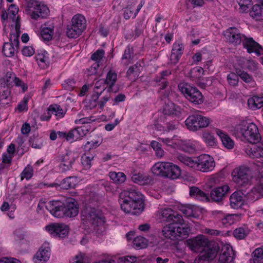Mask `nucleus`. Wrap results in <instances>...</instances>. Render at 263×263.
<instances>
[{
	"instance_id": "nucleus-1",
	"label": "nucleus",
	"mask_w": 263,
	"mask_h": 263,
	"mask_svg": "<svg viewBox=\"0 0 263 263\" xmlns=\"http://www.w3.org/2000/svg\"><path fill=\"white\" fill-rule=\"evenodd\" d=\"M119 201L121 210L125 213L138 215L143 211V195L135 189L121 192Z\"/></svg>"
},
{
	"instance_id": "nucleus-2",
	"label": "nucleus",
	"mask_w": 263,
	"mask_h": 263,
	"mask_svg": "<svg viewBox=\"0 0 263 263\" xmlns=\"http://www.w3.org/2000/svg\"><path fill=\"white\" fill-rule=\"evenodd\" d=\"M178 159L181 163L191 170L202 173L212 172L216 166L214 158L205 154H201L198 157L179 155Z\"/></svg>"
},
{
	"instance_id": "nucleus-3",
	"label": "nucleus",
	"mask_w": 263,
	"mask_h": 263,
	"mask_svg": "<svg viewBox=\"0 0 263 263\" xmlns=\"http://www.w3.org/2000/svg\"><path fill=\"white\" fill-rule=\"evenodd\" d=\"M189 231V227L181 216L164 227L162 234L165 237L171 239H182L188 236Z\"/></svg>"
},
{
	"instance_id": "nucleus-4",
	"label": "nucleus",
	"mask_w": 263,
	"mask_h": 263,
	"mask_svg": "<svg viewBox=\"0 0 263 263\" xmlns=\"http://www.w3.org/2000/svg\"><path fill=\"white\" fill-rule=\"evenodd\" d=\"M235 134L240 137L242 141L252 144L259 142L260 136L257 126L253 123L243 122L235 127Z\"/></svg>"
},
{
	"instance_id": "nucleus-5",
	"label": "nucleus",
	"mask_w": 263,
	"mask_h": 263,
	"mask_svg": "<svg viewBox=\"0 0 263 263\" xmlns=\"http://www.w3.org/2000/svg\"><path fill=\"white\" fill-rule=\"evenodd\" d=\"M26 13L33 20L46 18L49 15V9L44 3L34 0L27 2L25 6Z\"/></svg>"
},
{
	"instance_id": "nucleus-6",
	"label": "nucleus",
	"mask_w": 263,
	"mask_h": 263,
	"mask_svg": "<svg viewBox=\"0 0 263 263\" xmlns=\"http://www.w3.org/2000/svg\"><path fill=\"white\" fill-rule=\"evenodd\" d=\"M233 181L239 186L251 184L253 173L247 165H241L236 167L231 174Z\"/></svg>"
},
{
	"instance_id": "nucleus-7",
	"label": "nucleus",
	"mask_w": 263,
	"mask_h": 263,
	"mask_svg": "<svg viewBox=\"0 0 263 263\" xmlns=\"http://www.w3.org/2000/svg\"><path fill=\"white\" fill-rule=\"evenodd\" d=\"M86 27L85 17L81 14H77L72 17L71 24L67 27L66 35L68 37L76 38L82 34Z\"/></svg>"
},
{
	"instance_id": "nucleus-8",
	"label": "nucleus",
	"mask_w": 263,
	"mask_h": 263,
	"mask_svg": "<svg viewBox=\"0 0 263 263\" xmlns=\"http://www.w3.org/2000/svg\"><path fill=\"white\" fill-rule=\"evenodd\" d=\"M178 89L190 102L195 104H201L203 102V96L196 87L181 83L178 85Z\"/></svg>"
},
{
	"instance_id": "nucleus-9",
	"label": "nucleus",
	"mask_w": 263,
	"mask_h": 263,
	"mask_svg": "<svg viewBox=\"0 0 263 263\" xmlns=\"http://www.w3.org/2000/svg\"><path fill=\"white\" fill-rule=\"evenodd\" d=\"M211 120L208 117L203 116L199 114H195L189 116L185 121L186 128L193 132L208 127Z\"/></svg>"
},
{
	"instance_id": "nucleus-10",
	"label": "nucleus",
	"mask_w": 263,
	"mask_h": 263,
	"mask_svg": "<svg viewBox=\"0 0 263 263\" xmlns=\"http://www.w3.org/2000/svg\"><path fill=\"white\" fill-rule=\"evenodd\" d=\"M81 218L83 223L96 227L103 226L105 222L104 217L92 209H86L83 210L81 213Z\"/></svg>"
},
{
	"instance_id": "nucleus-11",
	"label": "nucleus",
	"mask_w": 263,
	"mask_h": 263,
	"mask_svg": "<svg viewBox=\"0 0 263 263\" xmlns=\"http://www.w3.org/2000/svg\"><path fill=\"white\" fill-rule=\"evenodd\" d=\"M219 251L218 245L212 242L204 248L198 258L196 259L197 263H208L214 259Z\"/></svg>"
},
{
	"instance_id": "nucleus-12",
	"label": "nucleus",
	"mask_w": 263,
	"mask_h": 263,
	"mask_svg": "<svg viewBox=\"0 0 263 263\" xmlns=\"http://www.w3.org/2000/svg\"><path fill=\"white\" fill-rule=\"evenodd\" d=\"M0 85L9 87H11L14 85L20 86L23 92H25L28 88L26 84L17 78L14 73L11 72H7L5 77L0 80Z\"/></svg>"
},
{
	"instance_id": "nucleus-13",
	"label": "nucleus",
	"mask_w": 263,
	"mask_h": 263,
	"mask_svg": "<svg viewBox=\"0 0 263 263\" xmlns=\"http://www.w3.org/2000/svg\"><path fill=\"white\" fill-rule=\"evenodd\" d=\"M45 230L52 236L55 237H65L69 231L68 227L63 223H51L45 227Z\"/></svg>"
},
{
	"instance_id": "nucleus-14",
	"label": "nucleus",
	"mask_w": 263,
	"mask_h": 263,
	"mask_svg": "<svg viewBox=\"0 0 263 263\" xmlns=\"http://www.w3.org/2000/svg\"><path fill=\"white\" fill-rule=\"evenodd\" d=\"M79 157V155L74 152H68L61 157L59 168L62 172L70 170L76 160Z\"/></svg>"
},
{
	"instance_id": "nucleus-15",
	"label": "nucleus",
	"mask_w": 263,
	"mask_h": 263,
	"mask_svg": "<svg viewBox=\"0 0 263 263\" xmlns=\"http://www.w3.org/2000/svg\"><path fill=\"white\" fill-rule=\"evenodd\" d=\"M190 249L195 252L198 251L200 249L205 248L212 241H210L204 236L202 235L190 239L187 241Z\"/></svg>"
},
{
	"instance_id": "nucleus-16",
	"label": "nucleus",
	"mask_w": 263,
	"mask_h": 263,
	"mask_svg": "<svg viewBox=\"0 0 263 263\" xmlns=\"http://www.w3.org/2000/svg\"><path fill=\"white\" fill-rule=\"evenodd\" d=\"M223 35L229 42L235 45H239L246 36L235 27L228 29L224 31Z\"/></svg>"
},
{
	"instance_id": "nucleus-17",
	"label": "nucleus",
	"mask_w": 263,
	"mask_h": 263,
	"mask_svg": "<svg viewBox=\"0 0 263 263\" xmlns=\"http://www.w3.org/2000/svg\"><path fill=\"white\" fill-rule=\"evenodd\" d=\"M47 210L55 217L65 216L64 204L60 201H50L46 205Z\"/></svg>"
},
{
	"instance_id": "nucleus-18",
	"label": "nucleus",
	"mask_w": 263,
	"mask_h": 263,
	"mask_svg": "<svg viewBox=\"0 0 263 263\" xmlns=\"http://www.w3.org/2000/svg\"><path fill=\"white\" fill-rule=\"evenodd\" d=\"M243 47L246 49L247 52L249 53H254L256 55H260L263 49L261 46L252 37H247L245 36L242 41Z\"/></svg>"
},
{
	"instance_id": "nucleus-19",
	"label": "nucleus",
	"mask_w": 263,
	"mask_h": 263,
	"mask_svg": "<svg viewBox=\"0 0 263 263\" xmlns=\"http://www.w3.org/2000/svg\"><path fill=\"white\" fill-rule=\"evenodd\" d=\"M181 216L168 208L159 209L156 213V217L160 221L172 222Z\"/></svg>"
},
{
	"instance_id": "nucleus-20",
	"label": "nucleus",
	"mask_w": 263,
	"mask_h": 263,
	"mask_svg": "<svg viewBox=\"0 0 263 263\" xmlns=\"http://www.w3.org/2000/svg\"><path fill=\"white\" fill-rule=\"evenodd\" d=\"M50 255L49 244L45 243L39 249L33 258L35 263H45Z\"/></svg>"
},
{
	"instance_id": "nucleus-21",
	"label": "nucleus",
	"mask_w": 263,
	"mask_h": 263,
	"mask_svg": "<svg viewBox=\"0 0 263 263\" xmlns=\"http://www.w3.org/2000/svg\"><path fill=\"white\" fill-rule=\"evenodd\" d=\"M230 191V187L227 185L215 187L211 190L210 197L215 202L221 201Z\"/></svg>"
},
{
	"instance_id": "nucleus-22",
	"label": "nucleus",
	"mask_w": 263,
	"mask_h": 263,
	"mask_svg": "<svg viewBox=\"0 0 263 263\" xmlns=\"http://www.w3.org/2000/svg\"><path fill=\"white\" fill-rule=\"evenodd\" d=\"M204 70L200 67H197L193 68L191 71V77L193 80L195 81L197 85L202 88L205 87L206 86L211 84V80L210 79L204 82V80H201V77L203 75Z\"/></svg>"
},
{
	"instance_id": "nucleus-23",
	"label": "nucleus",
	"mask_w": 263,
	"mask_h": 263,
	"mask_svg": "<svg viewBox=\"0 0 263 263\" xmlns=\"http://www.w3.org/2000/svg\"><path fill=\"white\" fill-rule=\"evenodd\" d=\"M80 180L77 177L72 176L67 177L63 179L60 184L51 183L48 185L49 187H60L63 189H69L70 188H74L80 182Z\"/></svg>"
},
{
	"instance_id": "nucleus-24",
	"label": "nucleus",
	"mask_w": 263,
	"mask_h": 263,
	"mask_svg": "<svg viewBox=\"0 0 263 263\" xmlns=\"http://www.w3.org/2000/svg\"><path fill=\"white\" fill-rule=\"evenodd\" d=\"M234 256L232 247L228 245L223 246L219 256L218 263H230L233 261Z\"/></svg>"
},
{
	"instance_id": "nucleus-25",
	"label": "nucleus",
	"mask_w": 263,
	"mask_h": 263,
	"mask_svg": "<svg viewBox=\"0 0 263 263\" xmlns=\"http://www.w3.org/2000/svg\"><path fill=\"white\" fill-rule=\"evenodd\" d=\"M77 202L73 199H70L64 204L65 216L72 217L76 216L79 213Z\"/></svg>"
},
{
	"instance_id": "nucleus-26",
	"label": "nucleus",
	"mask_w": 263,
	"mask_h": 263,
	"mask_svg": "<svg viewBox=\"0 0 263 263\" xmlns=\"http://www.w3.org/2000/svg\"><path fill=\"white\" fill-rule=\"evenodd\" d=\"M215 132L219 137L224 147L228 149H232L234 148V141L227 133L218 128H216Z\"/></svg>"
},
{
	"instance_id": "nucleus-27",
	"label": "nucleus",
	"mask_w": 263,
	"mask_h": 263,
	"mask_svg": "<svg viewBox=\"0 0 263 263\" xmlns=\"http://www.w3.org/2000/svg\"><path fill=\"white\" fill-rule=\"evenodd\" d=\"M246 153L253 159L263 158V142L246 148Z\"/></svg>"
},
{
	"instance_id": "nucleus-28",
	"label": "nucleus",
	"mask_w": 263,
	"mask_h": 263,
	"mask_svg": "<svg viewBox=\"0 0 263 263\" xmlns=\"http://www.w3.org/2000/svg\"><path fill=\"white\" fill-rule=\"evenodd\" d=\"M183 50V46L181 43L176 42L173 44L170 58L171 63L176 64L178 63L182 54Z\"/></svg>"
},
{
	"instance_id": "nucleus-29",
	"label": "nucleus",
	"mask_w": 263,
	"mask_h": 263,
	"mask_svg": "<svg viewBox=\"0 0 263 263\" xmlns=\"http://www.w3.org/2000/svg\"><path fill=\"white\" fill-rule=\"evenodd\" d=\"M244 202L243 194L240 192L233 193L230 197V204L233 209H237L241 208Z\"/></svg>"
},
{
	"instance_id": "nucleus-30",
	"label": "nucleus",
	"mask_w": 263,
	"mask_h": 263,
	"mask_svg": "<svg viewBox=\"0 0 263 263\" xmlns=\"http://www.w3.org/2000/svg\"><path fill=\"white\" fill-rule=\"evenodd\" d=\"M168 162L159 161L155 163L151 169L152 174L155 176L165 177Z\"/></svg>"
},
{
	"instance_id": "nucleus-31",
	"label": "nucleus",
	"mask_w": 263,
	"mask_h": 263,
	"mask_svg": "<svg viewBox=\"0 0 263 263\" xmlns=\"http://www.w3.org/2000/svg\"><path fill=\"white\" fill-rule=\"evenodd\" d=\"M198 146V142L197 141L181 140L179 139L178 147L182 151L190 153H194Z\"/></svg>"
},
{
	"instance_id": "nucleus-32",
	"label": "nucleus",
	"mask_w": 263,
	"mask_h": 263,
	"mask_svg": "<svg viewBox=\"0 0 263 263\" xmlns=\"http://www.w3.org/2000/svg\"><path fill=\"white\" fill-rule=\"evenodd\" d=\"M182 109L172 102L165 104L163 108L164 115L172 116H178L182 112Z\"/></svg>"
},
{
	"instance_id": "nucleus-33",
	"label": "nucleus",
	"mask_w": 263,
	"mask_h": 263,
	"mask_svg": "<svg viewBox=\"0 0 263 263\" xmlns=\"http://www.w3.org/2000/svg\"><path fill=\"white\" fill-rule=\"evenodd\" d=\"M166 169L165 178L176 179L181 176V170L180 168L173 163L168 162Z\"/></svg>"
},
{
	"instance_id": "nucleus-34",
	"label": "nucleus",
	"mask_w": 263,
	"mask_h": 263,
	"mask_svg": "<svg viewBox=\"0 0 263 263\" xmlns=\"http://www.w3.org/2000/svg\"><path fill=\"white\" fill-rule=\"evenodd\" d=\"M9 41L10 42H6L4 43L3 45V52L5 56L12 57L14 56L16 53L19 41L18 39H17V43H14L13 41H12L10 40V36L9 37Z\"/></svg>"
},
{
	"instance_id": "nucleus-35",
	"label": "nucleus",
	"mask_w": 263,
	"mask_h": 263,
	"mask_svg": "<svg viewBox=\"0 0 263 263\" xmlns=\"http://www.w3.org/2000/svg\"><path fill=\"white\" fill-rule=\"evenodd\" d=\"M54 25L52 23L47 22L44 24L42 28L41 35L45 41L51 40L53 35Z\"/></svg>"
},
{
	"instance_id": "nucleus-36",
	"label": "nucleus",
	"mask_w": 263,
	"mask_h": 263,
	"mask_svg": "<svg viewBox=\"0 0 263 263\" xmlns=\"http://www.w3.org/2000/svg\"><path fill=\"white\" fill-rule=\"evenodd\" d=\"M132 181L141 185L151 184L152 182V177L146 174L138 173L134 174L132 177Z\"/></svg>"
},
{
	"instance_id": "nucleus-37",
	"label": "nucleus",
	"mask_w": 263,
	"mask_h": 263,
	"mask_svg": "<svg viewBox=\"0 0 263 263\" xmlns=\"http://www.w3.org/2000/svg\"><path fill=\"white\" fill-rule=\"evenodd\" d=\"M35 59L38 65L41 68L45 69L48 67L49 61L48 54L46 51L44 50L40 51L36 54Z\"/></svg>"
},
{
	"instance_id": "nucleus-38",
	"label": "nucleus",
	"mask_w": 263,
	"mask_h": 263,
	"mask_svg": "<svg viewBox=\"0 0 263 263\" xmlns=\"http://www.w3.org/2000/svg\"><path fill=\"white\" fill-rule=\"evenodd\" d=\"M190 195L191 197L202 201L209 200L208 196L196 186L190 188Z\"/></svg>"
},
{
	"instance_id": "nucleus-39",
	"label": "nucleus",
	"mask_w": 263,
	"mask_h": 263,
	"mask_svg": "<svg viewBox=\"0 0 263 263\" xmlns=\"http://www.w3.org/2000/svg\"><path fill=\"white\" fill-rule=\"evenodd\" d=\"M247 105L249 108L253 110L261 108L263 107V97L254 96L250 98L248 100Z\"/></svg>"
},
{
	"instance_id": "nucleus-40",
	"label": "nucleus",
	"mask_w": 263,
	"mask_h": 263,
	"mask_svg": "<svg viewBox=\"0 0 263 263\" xmlns=\"http://www.w3.org/2000/svg\"><path fill=\"white\" fill-rule=\"evenodd\" d=\"M181 213L186 217L197 218L199 216V210L198 208L193 205H184L180 209Z\"/></svg>"
},
{
	"instance_id": "nucleus-41",
	"label": "nucleus",
	"mask_w": 263,
	"mask_h": 263,
	"mask_svg": "<svg viewBox=\"0 0 263 263\" xmlns=\"http://www.w3.org/2000/svg\"><path fill=\"white\" fill-rule=\"evenodd\" d=\"M10 87L0 85V102L5 105L10 101Z\"/></svg>"
},
{
	"instance_id": "nucleus-42",
	"label": "nucleus",
	"mask_w": 263,
	"mask_h": 263,
	"mask_svg": "<svg viewBox=\"0 0 263 263\" xmlns=\"http://www.w3.org/2000/svg\"><path fill=\"white\" fill-rule=\"evenodd\" d=\"M240 218V214H228L221 219V222L224 227H228L239 221Z\"/></svg>"
},
{
	"instance_id": "nucleus-43",
	"label": "nucleus",
	"mask_w": 263,
	"mask_h": 263,
	"mask_svg": "<svg viewBox=\"0 0 263 263\" xmlns=\"http://www.w3.org/2000/svg\"><path fill=\"white\" fill-rule=\"evenodd\" d=\"M15 26L12 28L11 30V32L10 34V40L12 41H13L14 43H17V39H18V37L21 33L20 31V23L19 21L18 16L16 17V18H15Z\"/></svg>"
},
{
	"instance_id": "nucleus-44",
	"label": "nucleus",
	"mask_w": 263,
	"mask_h": 263,
	"mask_svg": "<svg viewBox=\"0 0 263 263\" xmlns=\"http://www.w3.org/2000/svg\"><path fill=\"white\" fill-rule=\"evenodd\" d=\"M260 1L261 5L259 4L254 5L250 12V15L256 20H259L263 14V0Z\"/></svg>"
},
{
	"instance_id": "nucleus-45",
	"label": "nucleus",
	"mask_w": 263,
	"mask_h": 263,
	"mask_svg": "<svg viewBox=\"0 0 263 263\" xmlns=\"http://www.w3.org/2000/svg\"><path fill=\"white\" fill-rule=\"evenodd\" d=\"M260 167L259 171H261L260 176L257 179V183L256 185L252 190V192L254 194H258L263 195V165Z\"/></svg>"
},
{
	"instance_id": "nucleus-46",
	"label": "nucleus",
	"mask_w": 263,
	"mask_h": 263,
	"mask_svg": "<svg viewBox=\"0 0 263 263\" xmlns=\"http://www.w3.org/2000/svg\"><path fill=\"white\" fill-rule=\"evenodd\" d=\"M108 175L110 179L116 184H122L126 180V176L123 172H110Z\"/></svg>"
},
{
	"instance_id": "nucleus-47",
	"label": "nucleus",
	"mask_w": 263,
	"mask_h": 263,
	"mask_svg": "<svg viewBox=\"0 0 263 263\" xmlns=\"http://www.w3.org/2000/svg\"><path fill=\"white\" fill-rule=\"evenodd\" d=\"M249 232L248 228L244 226L235 229L233 231V235L237 239H242L249 234Z\"/></svg>"
},
{
	"instance_id": "nucleus-48",
	"label": "nucleus",
	"mask_w": 263,
	"mask_h": 263,
	"mask_svg": "<svg viewBox=\"0 0 263 263\" xmlns=\"http://www.w3.org/2000/svg\"><path fill=\"white\" fill-rule=\"evenodd\" d=\"M117 80V74L116 72L112 70H110L107 73L105 82L107 86L109 87L110 89L111 87L115 85Z\"/></svg>"
},
{
	"instance_id": "nucleus-49",
	"label": "nucleus",
	"mask_w": 263,
	"mask_h": 263,
	"mask_svg": "<svg viewBox=\"0 0 263 263\" xmlns=\"http://www.w3.org/2000/svg\"><path fill=\"white\" fill-rule=\"evenodd\" d=\"M159 140L166 145L173 148L178 147L179 144V138L176 136H174L171 139L159 138Z\"/></svg>"
},
{
	"instance_id": "nucleus-50",
	"label": "nucleus",
	"mask_w": 263,
	"mask_h": 263,
	"mask_svg": "<svg viewBox=\"0 0 263 263\" xmlns=\"http://www.w3.org/2000/svg\"><path fill=\"white\" fill-rule=\"evenodd\" d=\"M49 110L51 115L53 114L57 117V118H60L63 117L65 114V112L61 106L57 104L51 105L49 107Z\"/></svg>"
},
{
	"instance_id": "nucleus-51",
	"label": "nucleus",
	"mask_w": 263,
	"mask_h": 263,
	"mask_svg": "<svg viewBox=\"0 0 263 263\" xmlns=\"http://www.w3.org/2000/svg\"><path fill=\"white\" fill-rule=\"evenodd\" d=\"M34 170L33 167L30 164L27 165L21 173V179L23 180L25 179L26 180H29L33 175Z\"/></svg>"
},
{
	"instance_id": "nucleus-52",
	"label": "nucleus",
	"mask_w": 263,
	"mask_h": 263,
	"mask_svg": "<svg viewBox=\"0 0 263 263\" xmlns=\"http://www.w3.org/2000/svg\"><path fill=\"white\" fill-rule=\"evenodd\" d=\"M252 260L254 263H263V248H256L252 254Z\"/></svg>"
},
{
	"instance_id": "nucleus-53",
	"label": "nucleus",
	"mask_w": 263,
	"mask_h": 263,
	"mask_svg": "<svg viewBox=\"0 0 263 263\" xmlns=\"http://www.w3.org/2000/svg\"><path fill=\"white\" fill-rule=\"evenodd\" d=\"M58 136L61 138H65L67 141L73 142L77 140L76 135H75L74 129L71 130L68 133L63 132H59Z\"/></svg>"
},
{
	"instance_id": "nucleus-54",
	"label": "nucleus",
	"mask_w": 263,
	"mask_h": 263,
	"mask_svg": "<svg viewBox=\"0 0 263 263\" xmlns=\"http://www.w3.org/2000/svg\"><path fill=\"white\" fill-rule=\"evenodd\" d=\"M133 243L136 248L140 249L147 247L148 241L142 236H138L134 239Z\"/></svg>"
},
{
	"instance_id": "nucleus-55",
	"label": "nucleus",
	"mask_w": 263,
	"mask_h": 263,
	"mask_svg": "<svg viewBox=\"0 0 263 263\" xmlns=\"http://www.w3.org/2000/svg\"><path fill=\"white\" fill-rule=\"evenodd\" d=\"M202 138L205 143L210 146H214L216 145V141L214 137L210 133H203Z\"/></svg>"
},
{
	"instance_id": "nucleus-56",
	"label": "nucleus",
	"mask_w": 263,
	"mask_h": 263,
	"mask_svg": "<svg viewBox=\"0 0 263 263\" xmlns=\"http://www.w3.org/2000/svg\"><path fill=\"white\" fill-rule=\"evenodd\" d=\"M236 72L239 76L241 79L245 82L247 83H251L254 82L253 77L249 74L247 72L242 71L239 69L235 68Z\"/></svg>"
},
{
	"instance_id": "nucleus-57",
	"label": "nucleus",
	"mask_w": 263,
	"mask_h": 263,
	"mask_svg": "<svg viewBox=\"0 0 263 263\" xmlns=\"http://www.w3.org/2000/svg\"><path fill=\"white\" fill-rule=\"evenodd\" d=\"M93 159L92 155L84 154L81 157V163L84 169L87 170L91 166V161Z\"/></svg>"
},
{
	"instance_id": "nucleus-58",
	"label": "nucleus",
	"mask_w": 263,
	"mask_h": 263,
	"mask_svg": "<svg viewBox=\"0 0 263 263\" xmlns=\"http://www.w3.org/2000/svg\"><path fill=\"white\" fill-rule=\"evenodd\" d=\"M89 261L88 256L85 254L80 252L73 257L71 263H88Z\"/></svg>"
},
{
	"instance_id": "nucleus-59",
	"label": "nucleus",
	"mask_w": 263,
	"mask_h": 263,
	"mask_svg": "<svg viewBox=\"0 0 263 263\" xmlns=\"http://www.w3.org/2000/svg\"><path fill=\"white\" fill-rule=\"evenodd\" d=\"M239 61L246 64L247 68L251 71H254L257 69V64L254 61L247 60L244 58H241Z\"/></svg>"
},
{
	"instance_id": "nucleus-60",
	"label": "nucleus",
	"mask_w": 263,
	"mask_h": 263,
	"mask_svg": "<svg viewBox=\"0 0 263 263\" xmlns=\"http://www.w3.org/2000/svg\"><path fill=\"white\" fill-rule=\"evenodd\" d=\"M132 52L130 48L127 47L121 59V63L124 65H127L130 63Z\"/></svg>"
},
{
	"instance_id": "nucleus-61",
	"label": "nucleus",
	"mask_w": 263,
	"mask_h": 263,
	"mask_svg": "<svg viewBox=\"0 0 263 263\" xmlns=\"http://www.w3.org/2000/svg\"><path fill=\"white\" fill-rule=\"evenodd\" d=\"M102 143L101 140H93L88 141L84 145V148L85 151H89L91 149L96 148L98 147Z\"/></svg>"
},
{
	"instance_id": "nucleus-62",
	"label": "nucleus",
	"mask_w": 263,
	"mask_h": 263,
	"mask_svg": "<svg viewBox=\"0 0 263 263\" xmlns=\"http://www.w3.org/2000/svg\"><path fill=\"white\" fill-rule=\"evenodd\" d=\"M107 87L106 84L104 80H98L95 84L94 91H98L99 93H102Z\"/></svg>"
},
{
	"instance_id": "nucleus-63",
	"label": "nucleus",
	"mask_w": 263,
	"mask_h": 263,
	"mask_svg": "<svg viewBox=\"0 0 263 263\" xmlns=\"http://www.w3.org/2000/svg\"><path fill=\"white\" fill-rule=\"evenodd\" d=\"M104 54L105 52L103 49H98L91 55V59L95 61V63L99 64L100 61L104 58Z\"/></svg>"
},
{
	"instance_id": "nucleus-64",
	"label": "nucleus",
	"mask_w": 263,
	"mask_h": 263,
	"mask_svg": "<svg viewBox=\"0 0 263 263\" xmlns=\"http://www.w3.org/2000/svg\"><path fill=\"white\" fill-rule=\"evenodd\" d=\"M74 129L75 135H76L77 136L76 139H77V140L81 139L82 137L85 136L87 134L88 130L87 127L85 126L79 127Z\"/></svg>"
}]
</instances>
